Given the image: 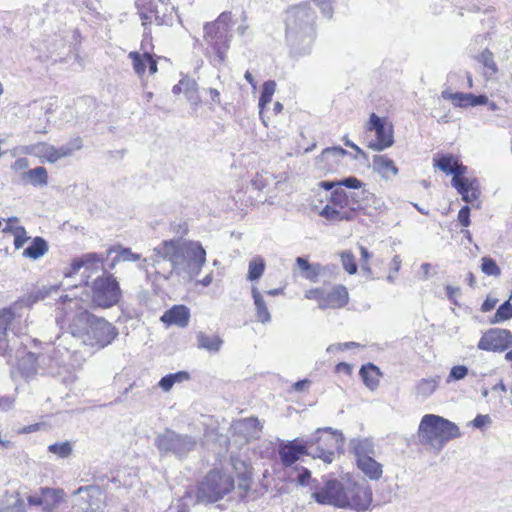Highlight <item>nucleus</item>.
I'll use <instances>...</instances> for the list:
<instances>
[{"label":"nucleus","instance_id":"4468645a","mask_svg":"<svg viewBox=\"0 0 512 512\" xmlns=\"http://www.w3.org/2000/svg\"><path fill=\"white\" fill-rule=\"evenodd\" d=\"M77 505L83 512H100L105 504V495L97 485L81 486L73 493Z\"/></svg>","mask_w":512,"mask_h":512},{"label":"nucleus","instance_id":"2f4dec72","mask_svg":"<svg viewBox=\"0 0 512 512\" xmlns=\"http://www.w3.org/2000/svg\"><path fill=\"white\" fill-rule=\"evenodd\" d=\"M181 84L183 85V93L185 94L187 100L194 106H198L201 103V99L198 91L197 82L190 78L184 77L181 79Z\"/></svg>","mask_w":512,"mask_h":512},{"label":"nucleus","instance_id":"7c9ffc66","mask_svg":"<svg viewBox=\"0 0 512 512\" xmlns=\"http://www.w3.org/2000/svg\"><path fill=\"white\" fill-rule=\"evenodd\" d=\"M456 190L458 191L459 194H461L462 200L467 203H472L473 201L477 200L481 194L477 179L466 181L465 185L456 188Z\"/></svg>","mask_w":512,"mask_h":512},{"label":"nucleus","instance_id":"864d4df0","mask_svg":"<svg viewBox=\"0 0 512 512\" xmlns=\"http://www.w3.org/2000/svg\"><path fill=\"white\" fill-rule=\"evenodd\" d=\"M321 481L311 478V472L303 468L301 474L298 476V483L301 486H309L311 493L315 491V486L319 485Z\"/></svg>","mask_w":512,"mask_h":512},{"label":"nucleus","instance_id":"f704fd0d","mask_svg":"<svg viewBox=\"0 0 512 512\" xmlns=\"http://www.w3.org/2000/svg\"><path fill=\"white\" fill-rule=\"evenodd\" d=\"M23 178L34 186L43 187L48 184L47 170L42 166L28 170L24 173Z\"/></svg>","mask_w":512,"mask_h":512},{"label":"nucleus","instance_id":"20e7f679","mask_svg":"<svg viewBox=\"0 0 512 512\" xmlns=\"http://www.w3.org/2000/svg\"><path fill=\"white\" fill-rule=\"evenodd\" d=\"M460 435V429L455 423L434 414L424 415L418 428L419 442L436 451H441L447 442Z\"/></svg>","mask_w":512,"mask_h":512},{"label":"nucleus","instance_id":"9b49d317","mask_svg":"<svg viewBox=\"0 0 512 512\" xmlns=\"http://www.w3.org/2000/svg\"><path fill=\"white\" fill-rule=\"evenodd\" d=\"M369 132L375 133V140H370L368 147L374 151H383L394 143L393 125L372 113L366 125Z\"/></svg>","mask_w":512,"mask_h":512},{"label":"nucleus","instance_id":"5fc2aeb1","mask_svg":"<svg viewBox=\"0 0 512 512\" xmlns=\"http://www.w3.org/2000/svg\"><path fill=\"white\" fill-rule=\"evenodd\" d=\"M52 290L56 291L57 287H55V286L50 287V288L43 287L41 289H38L37 291H34V292L29 294V296L26 299V302L28 304H33V303H36L39 300H43V299H45L50 294V292Z\"/></svg>","mask_w":512,"mask_h":512},{"label":"nucleus","instance_id":"69168bd1","mask_svg":"<svg viewBox=\"0 0 512 512\" xmlns=\"http://www.w3.org/2000/svg\"><path fill=\"white\" fill-rule=\"evenodd\" d=\"M49 146L50 144L48 143H38L32 147V152L35 156L44 160Z\"/></svg>","mask_w":512,"mask_h":512},{"label":"nucleus","instance_id":"603ef678","mask_svg":"<svg viewBox=\"0 0 512 512\" xmlns=\"http://www.w3.org/2000/svg\"><path fill=\"white\" fill-rule=\"evenodd\" d=\"M341 262L343 268L349 273L354 274L357 271V265L355 262V257L350 251H344L341 253Z\"/></svg>","mask_w":512,"mask_h":512},{"label":"nucleus","instance_id":"ea45409f","mask_svg":"<svg viewBox=\"0 0 512 512\" xmlns=\"http://www.w3.org/2000/svg\"><path fill=\"white\" fill-rule=\"evenodd\" d=\"M354 452L357 461L364 458H371L374 455V447L368 439L358 440L354 445Z\"/></svg>","mask_w":512,"mask_h":512},{"label":"nucleus","instance_id":"b1692460","mask_svg":"<svg viewBox=\"0 0 512 512\" xmlns=\"http://www.w3.org/2000/svg\"><path fill=\"white\" fill-rule=\"evenodd\" d=\"M357 466L370 480L377 481L383 475L382 465L373 457L358 460Z\"/></svg>","mask_w":512,"mask_h":512},{"label":"nucleus","instance_id":"052dcab7","mask_svg":"<svg viewBox=\"0 0 512 512\" xmlns=\"http://www.w3.org/2000/svg\"><path fill=\"white\" fill-rule=\"evenodd\" d=\"M14 246L16 249H20L29 240L27 232L24 227L13 229Z\"/></svg>","mask_w":512,"mask_h":512},{"label":"nucleus","instance_id":"c9c22d12","mask_svg":"<svg viewBox=\"0 0 512 512\" xmlns=\"http://www.w3.org/2000/svg\"><path fill=\"white\" fill-rule=\"evenodd\" d=\"M265 268V260L261 256H255L249 262L247 280L255 281L260 279L265 271Z\"/></svg>","mask_w":512,"mask_h":512},{"label":"nucleus","instance_id":"4be33fe9","mask_svg":"<svg viewBox=\"0 0 512 512\" xmlns=\"http://www.w3.org/2000/svg\"><path fill=\"white\" fill-rule=\"evenodd\" d=\"M372 168L375 172L379 173L383 178L389 179L396 176L398 169L394 162L384 155H376L373 158Z\"/></svg>","mask_w":512,"mask_h":512},{"label":"nucleus","instance_id":"37998d69","mask_svg":"<svg viewBox=\"0 0 512 512\" xmlns=\"http://www.w3.org/2000/svg\"><path fill=\"white\" fill-rule=\"evenodd\" d=\"M509 319H512V304L510 300H507L499 306L494 316L490 319V323L498 324Z\"/></svg>","mask_w":512,"mask_h":512},{"label":"nucleus","instance_id":"680f3d73","mask_svg":"<svg viewBox=\"0 0 512 512\" xmlns=\"http://www.w3.org/2000/svg\"><path fill=\"white\" fill-rule=\"evenodd\" d=\"M316 4L320 7L322 10V13L327 18H331L333 14V9L331 6L332 0H314Z\"/></svg>","mask_w":512,"mask_h":512},{"label":"nucleus","instance_id":"f3484780","mask_svg":"<svg viewBox=\"0 0 512 512\" xmlns=\"http://www.w3.org/2000/svg\"><path fill=\"white\" fill-rule=\"evenodd\" d=\"M40 493L43 496L45 512H58V507L65 502V492L61 488H40Z\"/></svg>","mask_w":512,"mask_h":512},{"label":"nucleus","instance_id":"58836bf2","mask_svg":"<svg viewBox=\"0 0 512 512\" xmlns=\"http://www.w3.org/2000/svg\"><path fill=\"white\" fill-rule=\"evenodd\" d=\"M298 268L303 272V276L309 280H315L321 270L319 264H310L306 259L298 257L296 259Z\"/></svg>","mask_w":512,"mask_h":512},{"label":"nucleus","instance_id":"aec40b11","mask_svg":"<svg viewBox=\"0 0 512 512\" xmlns=\"http://www.w3.org/2000/svg\"><path fill=\"white\" fill-rule=\"evenodd\" d=\"M234 433L242 435L246 440L256 437L261 430L260 422L257 418L248 417L235 421L232 424Z\"/></svg>","mask_w":512,"mask_h":512},{"label":"nucleus","instance_id":"c85d7f7f","mask_svg":"<svg viewBox=\"0 0 512 512\" xmlns=\"http://www.w3.org/2000/svg\"><path fill=\"white\" fill-rule=\"evenodd\" d=\"M47 251V242L41 237H35L32 243L23 251V256L29 259L37 260L44 256Z\"/></svg>","mask_w":512,"mask_h":512},{"label":"nucleus","instance_id":"0e129e2a","mask_svg":"<svg viewBox=\"0 0 512 512\" xmlns=\"http://www.w3.org/2000/svg\"><path fill=\"white\" fill-rule=\"evenodd\" d=\"M305 297L307 299H316L318 301V307L321 309V300H324V291L316 288L306 291Z\"/></svg>","mask_w":512,"mask_h":512},{"label":"nucleus","instance_id":"f8f14e48","mask_svg":"<svg viewBox=\"0 0 512 512\" xmlns=\"http://www.w3.org/2000/svg\"><path fill=\"white\" fill-rule=\"evenodd\" d=\"M343 499L344 503L341 504V508L363 512L371 505L372 491L367 484L347 481Z\"/></svg>","mask_w":512,"mask_h":512},{"label":"nucleus","instance_id":"e2e57ef3","mask_svg":"<svg viewBox=\"0 0 512 512\" xmlns=\"http://www.w3.org/2000/svg\"><path fill=\"white\" fill-rule=\"evenodd\" d=\"M458 221L459 223L467 227L470 224V208L468 206H463L458 212Z\"/></svg>","mask_w":512,"mask_h":512},{"label":"nucleus","instance_id":"bb28decb","mask_svg":"<svg viewBox=\"0 0 512 512\" xmlns=\"http://www.w3.org/2000/svg\"><path fill=\"white\" fill-rule=\"evenodd\" d=\"M320 215L333 222L350 221L355 217L354 212L351 210L339 209L333 204L326 205L320 212Z\"/></svg>","mask_w":512,"mask_h":512},{"label":"nucleus","instance_id":"79ce46f5","mask_svg":"<svg viewBox=\"0 0 512 512\" xmlns=\"http://www.w3.org/2000/svg\"><path fill=\"white\" fill-rule=\"evenodd\" d=\"M467 167L463 164L459 163L457 160H455L451 174L453 175V178L451 180L452 186L456 189L458 187H462V185H465L466 181H471L472 179L469 178H463V176L466 173Z\"/></svg>","mask_w":512,"mask_h":512},{"label":"nucleus","instance_id":"6ab92c4d","mask_svg":"<svg viewBox=\"0 0 512 512\" xmlns=\"http://www.w3.org/2000/svg\"><path fill=\"white\" fill-rule=\"evenodd\" d=\"M113 252H118L116 256V260L122 261H131V262H139L138 268L141 270H146L147 266H152V258H156L155 254L148 258H142L140 254L133 253L130 248L123 247H111L107 250V256Z\"/></svg>","mask_w":512,"mask_h":512},{"label":"nucleus","instance_id":"13d9d810","mask_svg":"<svg viewBox=\"0 0 512 512\" xmlns=\"http://www.w3.org/2000/svg\"><path fill=\"white\" fill-rule=\"evenodd\" d=\"M338 184H339V189H341V187H346V188L353 189V190H359L360 188H363L364 186H366L365 183H363L362 181H360L358 178H356L354 176H349L342 180H338Z\"/></svg>","mask_w":512,"mask_h":512},{"label":"nucleus","instance_id":"f257e3e1","mask_svg":"<svg viewBox=\"0 0 512 512\" xmlns=\"http://www.w3.org/2000/svg\"><path fill=\"white\" fill-rule=\"evenodd\" d=\"M152 267L165 280L174 275L192 281L206 263V251L197 241L165 240L153 249Z\"/></svg>","mask_w":512,"mask_h":512},{"label":"nucleus","instance_id":"5701e85b","mask_svg":"<svg viewBox=\"0 0 512 512\" xmlns=\"http://www.w3.org/2000/svg\"><path fill=\"white\" fill-rule=\"evenodd\" d=\"M15 317L16 315L12 308L3 309L0 312V354L6 352L8 347L7 329L12 325Z\"/></svg>","mask_w":512,"mask_h":512},{"label":"nucleus","instance_id":"a18cd8bd","mask_svg":"<svg viewBox=\"0 0 512 512\" xmlns=\"http://www.w3.org/2000/svg\"><path fill=\"white\" fill-rule=\"evenodd\" d=\"M442 98L450 100L455 106L466 107L468 106L469 94L462 92L452 93L448 90H444L441 93Z\"/></svg>","mask_w":512,"mask_h":512},{"label":"nucleus","instance_id":"49530a36","mask_svg":"<svg viewBox=\"0 0 512 512\" xmlns=\"http://www.w3.org/2000/svg\"><path fill=\"white\" fill-rule=\"evenodd\" d=\"M48 451L60 458H67L72 453V445L69 441L54 443L48 446Z\"/></svg>","mask_w":512,"mask_h":512},{"label":"nucleus","instance_id":"3c124183","mask_svg":"<svg viewBox=\"0 0 512 512\" xmlns=\"http://www.w3.org/2000/svg\"><path fill=\"white\" fill-rule=\"evenodd\" d=\"M481 270L489 276H499L501 271L496 262L490 257H483Z\"/></svg>","mask_w":512,"mask_h":512},{"label":"nucleus","instance_id":"a211bd4d","mask_svg":"<svg viewBox=\"0 0 512 512\" xmlns=\"http://www.w3.org/2000/svg\"><path fill=\"white\" fill-rule=\"evenodd\" d=\"M190 311L184 305H175L161 317L162 322L185 328L189 323Z\"/></svg>","mask_w":512,"mask_h":512},{"label":"nucleus","instance_id":"dca6fc26","mask_svg":"<svg viewBox=\"0 0 512 512\" xmlns=\"http://www.w3.org/2000/svg\"><path fill=\"white\" fill-rule=\"evenodd\" d=\"M349 295L346 287L339 285L324 293V300H321V309L341 308L348 303Z\"/></svg>","mask_w":512,"mask_h":512},{"label":"nucleus","instance_id":"e433bc0d","mask_svg":"<svg viewBox=\"0 0 512 512\" xmlns=\"http://www.w3.org/2000/svg\"><path fill=\"white\" fill-rule=\"evenodd\" d=\"M330 203L343 210H350V208L355 207L352 204L351 199L348 197L347 192L342 189L333 190L331 193Z\"/></svg>","mask_w":512,"mask_h":512},{"label":"nucleus","instance_id":"bf43d9fd","mask_svg":"<svg viewBox=\"0 0 512 512\" xmlns=\"http://www.w3.org/2000/svg\"><path fill=\"white\" fill-rule=\"evenodd\" d=\"M367 190L368 189H366V186H364L363 188H360L359 190H354L352 192L347 193L348 197L352 201V204L355 206V207L350 208V210L352 212H354V215H356L357 211H360V207H358V206L362 205V201H363L362 200V192L367 191Z\"/></svg>","mask_w":512,"mask_h":512},{"label":"nucleus","instance_id":"72a5a7b5","mask_svg":"<svg viewBox=\"0 0 512 512\" xmlns=\"http://www.w3.org/2000/svg\"><path fill=\"white\" fill-rule=\"evenodd\" d=\"M150 53L144 52L139 53L137 51H132L128 54V58L132 61V66L134 72L138 75V77L142 78L146 73V69L149 62Z\"/></svg>","mask_w":512,"mask_h":512},{"label":"nucleus","instance_id":"423d86ee","mask_svg":"<svg viewBox=\"0 0 512 512\" xmlns=\"http://www.w3.org/2000/svg\"><path fill=\"white\" fill-rule=\"evenodd\" d=\"M154 445L161 455L171 453L180 458L195 447L196 441L188 435L166 429L155 437Z\"/></svg>","mask_w":512,"mask_h":512},{"label":"nucleus","instance_id":"f03ea898","mask_svg":"<svg viewBox=\"0 0 512 512\" xmlns=\"http://www.w3.org/2000/svg\"><path fill=\"white\" fill-rule=\"evenodd\" d=\"M315 18V12L307 4L293 6L286 11V41L294 55L304 56L311 52Z\"/></svg>","mask_w":512,"mask_h":512},{"label":"nucleus","instance_id":"774afa93","mask_svg":"<svg viewBox=\"0 0 512 512\" xmlns=\"http://www.w3.org/2000/svg\"><path fill=\"white\" fill-rule=\"evenodd\" d=\"M159 387L165 391V392H168L171 390V388L173 387L174 385V382L172 380V376L170 374L168 375H165L164 377L161 378V380L159 381L158 383Z\"/></svg>","mask_w":512,"mask_h":512},{"label":"nucleus","instance_id":"9d476101","mask_svg":"<svg viewBox=\"0 0 512 512\" xmlns=\"http://www.w3.org/2000/svg\"><path fill=\"white\" fill-rule=\"evenodd\" d=\"M278 454L283 466L289 467L297 462L302 455H308L312 458H319L323 461L330 460L329 452H319L314 453V451L309 449V445L306 443V440L301 443L297 439L291 441H281L278 446Z\"/></svg>","mask_w":512,"mask_h":512},{"label":"nucleus","instance_id":"c756f323","mask_svg":"<svg viewBox=\"0 0 512 512\" xmlns=\"http://www.w3.org/2000/svg\"><path fill=\"white\" fill-rule=\"evenodd\" d=\"M360 375L365 385L370 390H375L379 385V368L373 364L364 365L360 369Z\"/></svg>","mask_w":512,"mask_h":512},{"label":"nucleus","instance_id":"1a4fd4ad","mask_svg":"<svg viewBox=\"0 0 512 512\" xmlns=\"http://www.w3.org/2000/svg\"><path fill=\"white\" fill-rule=\"evenodd\" d=\"M105 259L106 257L94 252L83 254L80 257L74 258L70 266L64 270L63 274L67 278H72L83 269L81 278L82 281L87 284L92 275L99 271L105 272L103 265Z\"/></svg>","mask_w":512,"mask_h":512},{"label":"nucleus","instance_id":"4d7b16f0","mask_svg":"<svg viewBox=\"0 0 512 512\" xmlns=\"http://www.w3.org/2000/svg\"><path fill=\"white\" fill-rule=\"evenodd\" d=\"M479 61L485 67L490 69L492 71V73H496L497 72V66H496V63L494 62V59H493V53L490 50H488V49L483 50L481 52V54L479 55Z\"/></svg>","mask_w":512,"mask_h":512},{"label":"nucleus","instance_id":"cd10ccee","mask_svg":"<svg viewBox=\"0 0 512 512\" xmlns=\"http://www.w3.org/2000/svg\"><path fill=\"white\" fill-rule=\"evenodd\" d=\"M439 385V377L421 379L415 386V394L421 399L430 397Z\"/></svg>","mask_w":512,"mask_h":512},{"label":"nucleus","instance_id":"338daca9","mask_svg":"<svg viewBox=\"0 0 512 512\" xmlns=\"http://www.w3.org/2000/svg\"><path fill=\"white\" fill-rule=\"evenodd\" d=\"M491 423V418L489 415H477L474 420L472 421V424L476 428H483L484 426Z\"/></svg>","mask_w":512,"mask_h":512},{"label":"nucleus","instance_id":"de8ad7c7","mask_svg":"<svg viewBox=\"0 0 512 512\" xmlns=\"http://www.w3.org/2000/svg\"><path fill=\"white\" fill-rule=\"evenodd\" d=\"M231 464L238 478H251V469L244 460L239 457L231 456Z\"/></svg>","mask_w":512,"mask_h":512},{"label":"nucleus","instance_id":"412c9836","mask_svg":"<svg viewBox=\"0 0 512 512\" xmlns=\"http://www.w3.org/2000/svg\"><path fill=\"white\" fill-rule=\"evenodd\" d=\"M230 19L229 13H222L215 22L207 23L204 26L205 38L211 41L218 39L227 31V22Z\"/></svg>","mask_w":512,"mask_h":512},{"label":"nucleus","instance_id":"09e8293b","mask_svg":"<svg viewBox=\"0 0 512 512\" xmlns=\"http://www.w3.org/2000/svg\"><path fill=\"white\" fill-rule=\"evenodd\" d=\"M456 158L452 154L443 155L438 159H434V167L439 168L447 175L451 174Z\"/></svg>","mask_w":512,"mask_h":512},{"label":"nucleus","instance_id":"2eb2a0df","mask_svg":"<svg viewBox=\"0 0 512 512\" xmlns=\"http://www.w3.org/2000/svg\"><path fill=\"white\" fill-rule=\"evenodd\" d=\"M512 346V333L507 329L491 328L480 338L477 348L483 351L503 352Z\"/></svg>","mask_w":512,"mask_h":512},{"label":"nucleus","instance_id":"c03bdc74","mask_svg":"<svg viewBox=\"0 0 512 512\" xmlns=\"http://www.w3.org/2000/svg\"><path fill=\"white\" fill-rule=\"evenodd\" d=\"M276 90V83L272 80L266 81L263 84L262 93L259 98V108L260 112L265 108L267 104H269L272 100V96Z\"/></svg>","mask_w":512,"mask_h":512},{"label":"nucleus","instance_id":"8fccbe9b","mask_svg":"<svg viewBox=\"0 0 512 512\" xmlns=\"http://www.w3.org/2000/svg\"><path fill=\"white\" fill-rule=\"evenodd\" d=\"M82 147V141L80 138H77L73 141L72 144L63 145L60 148H56L58 160L66 157L72 156L75 150H79Z\"/></svg>","mask_w":512,"mask_h":512},{"label":"nucleus","instance_id":"ddd939ff","mask_svg":"<svg viewBox=\"0 0 512 512\" xmlns=\"http://www.w3.org/2000/svg\"><path fill=\"white\" fill-rule=\"evenodd\" d=\"M343 439L340 433L333 432L332 428L327 427L323 429H317L315 435L306 440L309 445V449L313 450L314 453L329 452L330 460L324 461L325 463H331L334 459V450L342 445Z\"/></svg>","mask_w":512,"mask_h":512},{"label":"nucleus","instance_id":"6e6d98bb","mask_svg":"<svg viewBox=\"0 0 512 512\" xmlns=\"http://www.w3.org/2000/svg\"><path fill=\"white\" fill-rule=\"evenodd\" d=\"M468 368L464 365L453 366L447 378V382L464 379L468 375Z\"/></svg>","mask_w":512,"mask_h":512},{"label":"nucleus","instance_id":"0eeeda50","mask_svg":"<svg viewBox=\"0 0 512 512\" xmlns=\"http://www.w3.org/2000/svg\"><path fill=\"white\" fill-rule=\"evenodd\" d=\"M121 297L119 283L112 274L98 277L92 285V301L101 308L116 305Z\"/></svg>","mask_w":512,"mask_h":512},{"label":"nucleus","instance_id":"4c0bfd02","mask_svg":"<svg viewBox=\"0 0 512 512\" xmlns=\"http://www.w3.org/2000/svg\"><path fill=\"white\" fill-rule=\"evenodd\" d=\"M37 355L28 352L23 356L19 361V368L22 371L23 375L29 377L33 375L37 370Z\"/></svg>","mask_w":512,"mask_h":512},{"label":"nucleus","instance_id":"39448f33","mask_svg":"<svg viewBox=\"0 0 512 512\" xmlns=\"http://www.w3.org/2000/svg\"><path fill=\"white\" fill-rule=\"evenodd\" d=\"M234 488L233 478L224 472L213 470L200 483L197 497L201 501L216 502Z\"/></svg>","mask_w":512,"mask_h":512},{"label":"nucleus","instance_id":"393cba45","mask_svg":"<svg viewBox=\"0 0 512 512\" xmlns=\"http://www.w3.org/2000/svg\"><path fill=\"white\" fill-rule=\"evenodd\" d=\"M362 200V205L359 206L360 211H363L366 215H371L385 207L384 201L369 190L362 192Z\"/></svg>","mask_w":512,"mask_h":512},{"label":"nucleus","instance_id":"a19ab883","mask_svg":"<svg viewBox=\"0 0 512 512\" xmlns=\"http://www.w3.org/2000/svg\"><path fill=\"white\" fill-rule=\"evenodd\" d=\"M0 512H26L24 501L19 494L6 496L5 506L0 509Z\"/></svg>","mask_w":512,"mask_h":512},{"label":"nucleus","instance_id":"7ed1b4c3","mask_svg":"<svg viewBox=\"0 0 512 512\" xmlns=\"http://www.w3.org/2000/svg\"><path fill=\"white\" fill-rule=\"evenodd\" d=\"M69 328L72 336L80 339L84 345L97 348L111 344L118 335L116 327L110 322L86 310L74 316Z\"/></svg>","mask_w":512,"mask_h":512},{"label":"nucleus","instance_id":"a878e982","mask_svg":"<svg viewBox=\"0 0 512 512\" xmlns=\"http://www.w3.org/2000/svg\"><path fill=\"white\" fill-rule=\"evenodd\" d=\"M196 339L197 347L199 349H204L213 353H217L223 344V340L218 335L210 336L202 331L197 333Z\"/></svg>","mask_w":512,"mask_h":512},{"label":"nucleus","instance_id":"473e14b6","mask_svg":"<svg viewBox=\"0 0 512 512\" xmlns=\"http://www.w3.org/2000/svg\"><path fill=\"white\" fill-rule=\"evenodd\" d=\"M252 296L254 299V304L256 307V315L260 322L262 323H269L271 321V315L268 311V308L266 306V303L264 301V298L262 294L258 291L256 287L252 288Z\"/></svg>","mask_w":512,"mask_h":512},{"label":"nucleus","instance_id":"6e6552de","mask_svg":"<svg viewBox=\"0 0 512 512\" xmlns=\"http://www.w3.org/2000/svg\"><path fill=\"white\" fill-rule=\"evenodd\" d=\"M346 483L335 478L322 477L319 485L315 486V491L311 493V498L318 504L331 505L341 508L344 503V490Z\"/></svg>","mask_w":512,"mask_h":512}]
</instances>
